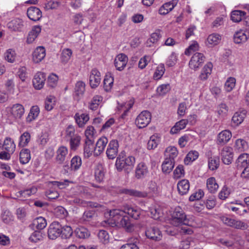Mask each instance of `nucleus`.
I'll return each mask as SVG.
<instances>
[{
    "mask_svg": "<svg viewBox=\"0 0 249 249\" xmlns=\"http://www.w3.org/2000/svg\"><path fill=\"white\" fill-rule=\"evenodd\" d=\"M175 165V160L165 158L162 164V170L164 173H170Z\"/></svg>",
    "mask_w": 249,
    "mask_h": 249,
    "instance_id": "nucleus-41",
    "label": "nucleus"
},
{
    "mask_svg": "<svg viewBox=\"0 0 249 249\" xmlns=\"http://www.w3.org/2000/svg\"><path fill=\"white\" fill-rule=\"evenodd\" d=\"M165 71V67L163 64H159L156 68L154 73L153 77L155 80H160Z\"/></svg>",
    "mask_w": 249,
    "mask_h": 249,
    "instance_id": "nucleus-51",
    "label": "nucleus"
},
{
    "mask_svg": "<svg viewBox=\"0 0 249 249\" xmlns=\"http://www.w3.org/2000/svg\"><path fill=\"white\" fill-rule=\"evenodd\" d=\"M145 235L147 238L154 240H160L162 237L161 231L155 227L148 228L145 231Z\"/></svg>",
    "mask_w": 249,
    "mask_h": 249,
    "instance_id": "nucleus-20",
    "label": "nucleus"
},
{
    "mask_svg": "<svg viewBox=\"0 0 249 249\" xmlns=\"http://www.w3.org/2000/svg\"><path fill=\"white\" fill-rule=\"evenodd\" d=\"M68 154V148L64 146L59 147L56 151V161L62 164L65 160Z\"/></svg>",
    "mask_w": 249,
    "mask_h": 249,
    "instance_id": "nucleus-23",
    "label": "nucleus"
},
{
    "mask_svg": "<svg viewBox=\"0 0 249 249\" xmlns=\"http://www.w3.org/2000/svg\"><path fill=\"white\" fill-rule=\"evenodd\" d=\"M178 154L177 148L174 146L167 147L165 150V156L166 158L175 160V159Z\"/></svg>",
    "mask_w": 249,
    "mask_h": 249,
    "instance_id": "nucleus-38",
    "label": "nucleus"
},
{
    "mask_svg": "<svg viewBox=\"0 0 249 249\" xmlns=\"http://www.w3.org/2000/svg\"><path fill=\"white\" fill-rule=\"evenodd\" d=\"M206 185L208 190L211 193H215L219 188V185L213 177H211L207 179Z\"/></svg>",
    "mask_w": 249,
    "mask_h": 249,
    "instance_id": "nucleus-39",
    "label": "nucleus"
},
{
    "mask_svg": "<svg viewBox=\"0 0 249 249\" xmlns=\"http://www.w3.org/2000/svg\"><path fill=\"white\" fill-rule=\"evenodd\" d=\"M151 115L150 112L145 110L142 111L137 117L135 123L137 126L142 128L146 127L151 122Z\"/></svg>",
    "mask_w": 249,
    "mask_h": 249,
    "instance_id": "nucleus-6",
    "label": "nucleus"
},
{
    "mask_svg": "<svg viewBox=\"0 0 249 249\" xmlns=\"http://www.w3.org/2000/svg\"><path fill=\"white\" fill-rule=\"evenodd\" d=\"M245 12L241 10H234L231 12V20L234 22H239L241 21L242 18L245 16Z\"/></svg>",
    "mask_w": 249,
    "mask_h": 249,
    "instance_id": "nucleus-50",
    "label": "nucleus"
},
{
    "mask_svg": "<svg viewBox=\"0 0 249 249\" xmlns=\"http://www.w3.org/2000/svg\"><path fill=\"white\" fill-rule=\"evenodd\" d=\"M128 214L131 217L137 219L141 213V210L138 207H132L129 205L124 206L123 210L113 209L109 212V218L114 222L115 225L124 228L127 231L131 232L133 230V225L130 221Z\"/></svg>",
    "mask_w": 249,
    "mask_h": 249,
    "instance_id": "nucleus-1",
    "label": "nucleus"
},
{
    "mask_svg": "<svg viewBox=\"0 0 249 249\" xmlns=\"http://www.w3.org/2000/svg\"><path fill=\"white\" fill-rule=\"evenodd\" d=\"M31 140V135L27 131L24 132L19 138L18 146L20 147L26 146Z\"/></svg>",
    "mask_w": 249,
    "mask_h": 249,
    "instance_id": "nucleus-45",
    "label": "nucleus"
},
{
    "mask_svg": "<svg viewBox=\"0 0 249 249\" xmlns=\"http://www.w3.org/2000/svg\"><path fill=\"white\" fill-rule=\"evenodd\" d=\"M31 153L29 149H22L19 153V161L22 164H25L29 162L31 160Z\"/></svg>",
    "mask_w": 249,
    "mask_h": 249,
    "instance_id": "nucleus-36",
    "label": "nucleus"
},
{
    "mask_svg": "<svg viewBox=\"0 0 249 249\" xmlns=\"http://www.w3.org/2000/svg\"><path fill=\"white\" fill-rule=\"evenodd\" d=\"M148 174V168L145 163L141 162L138 164L135 169V177L137 179L144 178Z\"/></svg>",
    "mask_w": 249,
    "mask_h": 249,
    "instance_id": "nucleus-12",
    "label": "nucleus"
},
{
    "mask_svg": "<svg viewBox=\"0 0 249 249\" xmlns=\"http://www.w3.org/2000/svg\"><path fill=\"white\" fill-rule=\"evenodd\" d=\"M2 148L5 151L13 153L16 149V144L11 138L7 137L3 142Z\"/></svg>",
    "mask_w": 249,
    "mask_h": 249,
    "instance_id": "nucleus-33",
    "label": "nucleus"
},
{
    "mask_svg": "<svg viewBox=\"0 0 249 249\" xmlns=\"http://www.w3.org/2000/svg\"><path fill=\"white\" fill-rule=\"evenodd\" d=\"M102 100L103 98L101 96H94L89 104V108L92 110L97 109Z\"/></svg>",
    "mask_w": 249,
    "mask_h": 249,
    "instance_id": "nucleus-54",
    "label": "nucleus"
},
{
    "mask_svg": "<svg viewBox=\"0 0 249 249\" xmlns=\"http://www.w3.org/2000/svg\"><path fill=\"white\" fill-rule=\"evenodd\" d=\"M188 123V120L186 119H182L177 122L174 126L171 128L170 130L171 134H175L178 133L181 130L185 128Z\"/></svg>",
    "mask_w": 249,
    "mask_h": 249,
    "instance_id": "nucleus-32",
    "label": "nucleus"
},
{
    "mask_svg": "<svg viewBox=\"0 0 249 249\" xmlns=\"http://www.w3.org/2000/svg\"><path fill=\"white\" fill-rule=\"evenodd\" d=\"M221 221L226 225L237 229H245L248 226L245 222L229 217L227 215L219 216Z\"/></svg>",
    "mask_w": 249,
    "mask_h": 249,
    "instance_id": "nucleus-4",
    "label": "nucleus"
},
{
    "mask_svg": "<svg viewBox=\"0 0 249 249\" xmlns=\"http://www.w3.org/2000/svg\"><path fill=\"white\" fill-rule=\"evenodd\" d=\"M160 141V137L157 134H155L150 137L147 142V148L149 150L156 148Z\"/></svg>",
    "mask_w": 249,
    "mask_h": 249,
    "instance_id": "nucleus-43",
    "label": "nucleus"
},
{
    "mask_svg": "<svg viewBox=\"0 0 249 249\" xmlns=\"http://www.w3.org/2000/svg\"><path fill=\"white\" fill-rule=\"evenodd\" d=\"M82 165L81 158L78 156H74L71 161V169L72 171L78 170Z\"/></svg>",
    "mask_w": 249,
    "mask_h": 249,
    "instance_id": "nucleus-48",
    "label": "nucleus"
},
{
    "mask_svg": "<svg viewBox=\"0 0 249 249\" xmlns=\"http://www.w3.org/2000/svg\"><path fill=\"white\" fill-rule=\"evenodd\" d=\"M236 200L231 201L229 203H227L225 204V207L229 210H231L235 212L237 214L240 216H243L244 214L247 213V210L245 209L240 210V208L234 206L233 205L235 204L238 205L236 203H234Z\"/></svg>",
    "mask_w": 249,
    "mask_h": 249,
    "instance_id": "nucleus-29",
    "label": "nucleus"
},
{
    "mask_svg": "<svg viewBox=\"0 0 249 249\" xmlns=\"http://www.w3.org/2000/svg\"><path fill=\"white\" fill-rule=\"evenodd\" d=\"M23 27V21L19 18H15L7 24V27L13 31H20Z\"/></svg>",
    "mask_w": 249,
    "mask_h": 249,
    "instance_id": "nucleus-25",
    "label": "nucleus"
},
{
    "mask_svg": "<svg viewBox=\"0 0 249 249\" xmlns=\"http://www.w3.org/2000/svg\"><path fill=\"white\" fill-rule=\"evenodd\" d=\"M249 163V155L247 153L241 154L236 160L237 166L238 168H244Z\"/></svg>",
    "mask_w": 249,
    "mask_h": 249,
    "instance_id": "nucleus-37",
    "label": "nucleus"
},
{
    "mask_svg": "<svg viewBox=\"0 0 249 249\" xmlns=\"http://www.w3.org/2000/svg\"><path fill=\"white\" fill-rule=\"evenodd\" d=\"M49 140V134L47 132H42L38 135L37 142L41 146L45 145Z\"/></svg>",
    "mask_w": 249,
    "mask_h": 249,
    "instance_id": "nucleus-60",
    "label": "nucleus"
},
{
    "mask_svg": "<svg viewBox=\"0 0 249 249\" xmlns=\"http://www.w3.org/2000/svg\"><path fill=\"white\" fill-rule=\"evenodd\" d=\"M199 156V153L196 150L190 151L184 159V163L188 165L193 161L196 160Z\"/></svg>",
    "mask_w": 249,
    "mask_h": 249,
    "instance_id": "nucleus-47",
    "label": "nucleus"
},
{
    "mask_svg": "<svg viewBox=\"0 0 249 249\" xmlns=\"http://www.w3.org/2000/svg\"><path fill=\"white\" fill-rule=\"evenodd\" d=\"M178 60V55L175 52H172L171 54L168 57L166 64L169 67H173L176 65Z\"/></svg>",
    "mask_w": 249,
    "mask_h": 249,
    "instance_id": "nucleus-64",
    "label": "nucleus"
},
{
    "mask_svg": "<svg viewBox=\"0 0 249 249\" xmlns=\"http://www.w3.org/2000/svg\"><path fill=\"white\" fill-rule=\"evenodd\" d=\"M73 231L69 226H64L63 227L61 226V235L63 238H69L71 236Z\"/></svg>",
    "mask_w": 249,
    "mask_h": 249,
    "instance_id": "nucleus-61",
    "label": "nucleus"
},
{
    "mask_svg": "<svg viewBox=\"0 0 249 249\" xmlns=\"http://www.w3.org/2000/svg\"><path fill=\"white\" fill-rule=\"evenodd\" d=\"M119 143L117 140L111 141L107 146L106 154L108 159L113 160L117 156L118 152Z\"/></svg>",
    "mask_w": 249,
    "mask_h": 249,
    "instance_id": "nucleus-8",
    "label": "nucleus"
},
{
    "mask_svg": "<svg viewBox=\"0 0 249 249\" xmlns=\"http://www.w3.org/2000/svg\"><path fill=\"white\" fill-rule=\"evenodd\" d=\"M219 159L217 157H212L208 159L209 168L212 171L217 169L219 165Z\"/></svg>",
    "mask_w": 249,
    "mask_h": 249,
    "instance_id": "nucleus-59",
    "label": "nucleus"
},
{
    "mask_svg": "<svg viewBox=\"0 0 249 249\" xmlns=\"http://www.w3.org/2000/svg\"><path fill=\"white\" fill-rule=\"evenodd\" d=\"M53 213L56 217L61 219L65 218L68 214L67 210L61 206L54 208Z\"/></svg>",
    "mask_w": 249,
    "mask_h": 249,
    "instance_id": "nucleus-57",
    "label": "nucleus"
},
{
    "mask_svg": "<svg viewBox=\"0 0 249 249\" xmlns=\"http://www.w3.org/2000/svg\"><path fill=\"white\" fill-rule=\"evenodd\" d=\"M236 84V79L233 77H230L226 80L224 89L227 92L231 91L235 87Z\"/></svg>",
    "mask_w": 249,
    "mask_h": 249,
    "instance_id": "nucleus-58",
    "label": "nucleus"
},
{
    "mask_svg": "<svg viewBox=\"0 0 249 249\" xmlns=\"http://www.w3.org/2000/svg\"><path fill=\"white\" fill-rule=\"evenodd\" d=\"M221 159L223 162L229 165L231 164L233 159L232 148L229 146L224 147L221 152Z\"/></svg>",
    "mask_w": 249,
    "mask_h": 249,
    "instance_id": "nucleus-11",
    "label": "nucleus"
},
{
    "mask_svg": "<svg viewBox=\"0 0 249 249\" xmlns=\"http://www.w3.org/2000/svg\"><path fill=\"white\" fill-rule=\"evenodd\" d=\"M205 61L204 54L200 53H196L191 57L189 62V68L194 71L198 70Z\"/></svg>",
    "mask_w": 249,
    "mask_h": 249,
    "instance_id": "nucleus-5",
    "label": "nucleus"
},
{
    "mask_svg": "<svg viewBox=\"0 0 249 249\" xmlns=\"http://www.w3.org/2000/svg\"><path fill=\"white\" fill-rule=\"evenodd\" d=\"M213 67V65L211 62L206 64L201 71L199 78L203 81L207 79L212 73Z\"/></svg>",
    "mask_w": 249,
    "mask_h": 249,
    "instance_id": "nucleus-26",
    "label": "nucleus"
},
{
    "mask_svg": "<svg viewBox=\"0 0 249 249\" xmlns=\"http://www.w3.org/2000/svg\"><path fill=\"white\" fill-rule=\"evenodd\" d=\"M9 111L15 119H20L24 114L25 109L21 104H16L9 109Z\"/></svg>",
    "mask_w": 249,
    "mask_h": 249,
    "instance_id": "nucleus-14",
    "label": "nucleus"
},
{
    "mask_svg": "<svg viewBox=\"0 0 249 249\" xmlns=\"http://www.w3.org/2000/svg\"><path fill=\"white\" fill-rule=\"evenodd\" d=\"M72 54L71 49L65 48L62 50L60 59L63 63H67L70 59Z\"/></svg>",
    "mask_w": 249,
    "mask_h": 249,
    "instance_id": "nucleus-52",
    "label": "nucleus"
},
{
    "mask_svg": "<svg viewBox=\"0 0 249 249\" xmlns=\"http://www.w3.org/2000/svg\"><path fill=\"white\" fill-rule=\"evenodd\" d=\"M249 38V31L247 30H240L234 35L233 39L235 43L245 42Z\"/></svg>",
    "mask_w": 249,
    "mask_h": 249,
    "instance_id": "nucleus-15",
    "label": "nucleus"
},
{
    "mask_svg": "<svg viewBox=\"0 0 249 249\" xmlns=\"http://www.w3.org/2000/svg\"><path fill=\"white\" fill-rule=\"evenodd\" d=\"M232 136L231 132L229 130H224L217 135L216 142L218 144H224L227 143Z\"/></svg>",
    "mask_w": 249,
    "mask_h": 249,
    "instance_id": "nucleus-19",
    "label": "nucleus"
},
{
    "mask_svg": "<svg viewBox=\"0 0 249 249\" xmlns=\"http://www.w3.org/2000/svg\"><path fill=\"white\" fill-rule=\"evenodd\" d=\"M108 142V139L106 137H102L96 142L94 149V155L98 156L103 152Z\"/></svg>",
    "mask_w": 249,
    "mask_h": 249,
    "instance_id": "nucleus-16",
    "label": "nucleus"
},
{
    "mask_svg": "<svg viewBox=\"0 0 249 249\" xmlns=\"http://www.w3.org/2000/svg\"><path fill=\"white\" fill-rule=\"evenodd\" d=\"M71 203L77 204L83 207H89L92 208H97L100 205L97 203L91 201H87L75 197L69 200Z\"/></svg>",
    "mask_w": 249,
    "mask_h": 249,
    "instance_id": "nucleus-27",
    "label": "nucleus"
},
{
    "mask_svg": "<svg viewBox=\"0 0 249 249\" xmlns=\"http://www.w3.org/2000/svg\"><path fill=\"white\" fill-rule=\"evenodd\" d=\"M178 2V0H172L169 2L165 3L159 9V14L163 15L167 14L177 5Z\"/></svg>",
    "mask_w": 249,
    "mask_h": 249,
    "instance_id": "nucleus-21",
    "label": "nucleus"
},
{
    "mask_svg": "<svg viewBox=\"0 0 249 249\" xmlns=\"http://www.w3.org/2000/svg\"><path fill=\"white\" fill-rule=\"evenodd\" d=\"M178 191L180 195L187 194L190 189V183L187 179H182L177 184Z\"/></svg>",
    "mask_w": 249,
    "mask_h": 249,
    "instance_id": "nucleus-24",
    "label": "nucleus"
},
{
    "mask_svg": "<svg viewBox=\"0 0 249 249\" xmlns=\"http://www.w3.org/2000/svg\"><path fill=\"white\" fill-rule=\"evenodd\" d=\"M75 233L77 237L82 239L88 237L90 234L89 231L83 227L76 228L75 230Z\"/></svg>",
    "mask_w": 249,
    "mask_h": 249,
    "instance_id": "nucleus-56",
    "label": "nucleus"
},
{
    "mask_svg": "<svg viewBox=\"0 0 249 249\" xmlns=\"http://www.w3.org/2000/svg\"><path fill=\"white\" fill-rule=\"evenodd\" d=\"M221 39V37L219 34L213 33L208 36L207 42L209 45L215 46L220 42Z\"/></svg>",
    "mask_w": 249,
    "mask_h": 249,
    "instance_id": "nucleus-49",
    "label": "nucleus"
},
{
    "mask_svg": "<svg viewBox=\"0 0 249 249\" xmlns=\"http://www.w3.org/2000/svg\"><path fill=\"white\" fill-rule=\"evenodd\" d=\"M46 80V75L41 72H37L33 79V84L36 89H40L44 86Z\"/></svg>",
    "mask_w": 249,
    "mask_h": 249,
    "instance_id": "nucleus-13",
    "label": "nucleus"
},
{
    "mask_svg": "<svg viewBox=\"0 0 249 249\" xmlns=\"http://www.w3.org/2000/svg\"><path fill=\"white\" fill-rule=\"evenodd\" d=\"M81 137L78 135L70 139V146L71 150L75 151L79 146L81 142Z\"/></svg>",
    "mask_w": 249,
    "mask_h": 249,
    "instance_id": "nucleus-55",
    "label": "nucleus"
},
{
    "mask_svg": "<svg viewBox=\"0 0 249 249\" xmlns=\"http://www.w3.org/2000/svg\"><path fill=\"white\" fill-rule=\"evenodd\" d=\"M37 189L35 186H32L29 189L21 191L19 192L20 196L24 198L28 197L32 195L36 194L37 192Z\"/></svg>",
    "mask_w": 249,
    "mask_h": 249,
    "instance_id": "nucleus-63",
    "label": "nucleus"
},
{
    "mask_svg": "<svg viewBox=\"0 0 249 249\" xmlns=\"http://www.w3.org/2000/svg\"><path fill=\"white\" fill-rule=\"evenodd\" d=\"M101 73L97 69L91 70L89 74V84L92 88H95L99 85L101 80Z\"/></svg>",
    "mask_w": 249,
    "mask_h": 249,
    "instance_id": "nucleus-10",
    "label": "nucleus"
},
{
    "mask_svg": "<svg viewBox=\"0 0 249 249\" xmlns=\"http://www.w3.org/2000/svg\"><path fill=\"white\" fill-rule=\"evenodd\" d=\"M46 51L45 48L42 46L37 47L32 54V59L34 63H38L45 57Z\"/></svg>",
    "mask_w": 249,
    "mask_h": 249,
    "instance_id": "nucleus-17",
    "label": "nucleus"
},
{
    "mask_svg": "<svg viewBox=\"0 0 249 249\" xmlns=\"http://www.w3.org/2000/svg\"><path fill=\"white\" fill-rule=\"evenodd\" d=\"M40 109L37 106H33L30 110L29 113L26 118V121L30 123L35 120L38 117Z\"/></svg>",
    "mask_w": 249,
    "mask_h": 249,
    "instance_id": "nucleus-40",
    "label": "nucleus"
},
{
    "mask_svg": "<svg viewBox=\"0 0 249 249\" xmlns=\"http://www.w3.org/2000/svg\"><path fill=\"white\" fill-rule=\"evenodd\" d=\"M119 193L139 197H145L147 196V193L145 192H140L132 189H121L119 190Z\"/></svg>",
    "mask_w": 249,
    "mask_h": 249,
    "instance_id": "nucleus-30",
    "label": "nucleus"
},
{
    "mask_svg": "<svg viewBox=\"0 0 249 249\" xmlns=\"http://www.w3.org/2000/svg\"><path fill=\"white\" fill-rule=\"evenodd\" d=\"M247 111L245 109H243L240 111L235 112L232 118V122L235 125H238L241 124L244 119L246 117Z\"/></svg>",
    "mask_w": 249,
    "mask_h": 249,
    "instance_id": "nucleus-28",
    "label": "nucleus"
},
{
    "mask_svg": "<svg viewBox=\"0 0 249 249\" xmlns=\"http://www.w3.org/2000/svg\"><path fill=\"white\" fill-rule=\"evenodd\" d=\"M61 235V225L57 222L51 223L48 229V236L49 239L54 240Z\"/></svg>",
    "mask_w": 249,
    "mask_h": 249,
    "instance_id": "nucleus-7",
    "label": "nucleus"
},
{
    "mask_svg": "<svg viewBox=\"0 0 249 249\" xmlns=\"http://www.w3.org/2000/svg\"><path fill=\"white\" fill-rule=\"evenodd\" d=\"M33 224L37 229L42 230L46 227L47 221L44 217L39 216L34 220Z\"/></svg>",
    "mask_w": 249,
    "mask_h": 249,
    "instance_id": "nucleus-53",
    "label": "nucleus"
},
{
    "mask_svg": "<svg viewBox=\"0 0 249 249\" xmlns=\"http://www.w3.org/2000/svg\"><path fill=\"white\" fill-rule=\"evenodd\" d=\"M127 56L124 53L118 54L115 58L114 63L117 70L123 71L125 67L128 62Z\"/></svg>",
    "mask_w": 249,
    "mask_h": 249,
    "instance_id": "nucleus-9",
    "label": "nucleus"
},
{
    "mask_svg": "<svg viewBox=\"0 0 249 249\" xmlns=\"http://www.w3.org/2000/svg\"><path fill=\"white\" fill-rule=\"evenodd\" d=\"M75 121L79 127H83L89 121V117L88 115L82 114L80 116L75 115Z\"/></svg>",
    "mask_w": 249,
    "mask_h": 249,
    "instance_id": "nucleus-62",
    "label": "nucleus"
},
{
    "mask_svg": "<svg viewBox=\"0 0 249 249\" xmlns=\"http://www.w3.org/2000/svg\"><path fill=\"white\" fill-rule=\"evenodd\" d=\"M96 131L93 126H88L85 131V142H94Z\"/></svg>",
    "mask_w": 249,
    "mask_h": 249,
    "instance_id": "nucleus-44",
    "label": "nucleus"
},
{
    "mask_svg": "<svg viewBox=\"0 0 249 249\" xmlns=\"http://www.w3.org/2000/svg\"><path fill=\"white\" fill-rule=\"evenodd\" d=\"M94 142H85L84 148V156L86 158H89L94 154L95 147L93 144Z\"/></svg>",
    "mask_w": 249,
    "mask_h": 249,
    "instance_id": "nucleus-35",
    "label": "nucleus"
},
{
    "mask_svg": "<svg viewBox=\"0 0 249 249\" xmlns=\"http://www.w3.org/2000/svg\"><path fill=\"white\" fill-rule=\"evenodd\" d=\"M114 82V78L112 73H107L104 80V88L106 91H109L112 88Z\"/></svg>",
    "mask_w": 249,
    "mask_h": 249,
    "instance_id": "nucleus-42",
    "label": "nucleus"
},
{
    "mask_svg": "<svg viewBox=\"0 0 249 249\" xmlns=\"http://www.w3.org/2000/svg\"><path fill=\"white\" fill-rule=\"evenodd\" d=\"M135 163V158L132 156L124 157L121 155L117 158L115 165L118 171H129L132 169Z\"/></svg>",
    "mask_w": 249,
    "mask_h": 249,
    "instance_id": "nucleus-3",
    "label": "nucleus"
},
{
    "mask_svg": "<svg viewBox=\"0 0 249 249\" xmlns=\"http://www.w3.org/2000/svg\"><path fill=\"white\" fill-rule=\"evenodd\" d=\"M28 17L33 21H38L42 17V12L40 10L35 6H31L27 11Z\"/></svg>",
    "mask_w": 249,
    "mask_h": 249,
    "instance_id": "nucleus-18",
    "label": "nucleus"
},
{
    "mask_svg": "<svg viewBox=\"0 0 249 249\" xmlns=\"http://www.w3.org/2000/svg\"><path fill=\"white\" fill-rule=\"evenodd\" d=\"M134 103L133 99H130L125 103L119 104L118 109L124 112L122 114L123 118H124L127 115L129 110L133 107Z\"/></svg>",
    "mask_w": 249,
    "mask_h": 249,
    "instance_id": "nucleus-31",
    "label": "nucleus"
},
{
    "mask_svg": "<svg viewBox=\"0 0 249 249\" xmlns=\"http://www.w3.org/2000/svg\"><path fill=\"white\" fill-rule=\"evenodd\" d=\"M195 217L193 215H186L180 207H176L171 214L170 223L174 226L181 224L193 226Z\"/></svg>",
    "mask_w": 249,
    "mask_h": 249,
    "instance_id": "nucleus-2",
    "label": "nucleus"
},
{
    "mask_svg": "<svg viewBox=\"0 0 249 249\" xmlns=\"http://www.w3.org/2000/svg\"><path fill=\"white\" fill-rule=\"evenodd\" d=\"M161 37V35L160 31H156L154 33L151 34L150 37L147 39L146 42V45L147 47H151L153 44L157 42L159 39Z\"/></svg>",
    "mask_w": 249,
    "mask_h": 249,
    "instance_id": "nucleus-46",
    "label": "nucleus"
},
{
    "mask_svg": "<svg viewBox=\"0 0 249 249\" xmlns=\"http://www.w3.org/2000/svg\"><path fill=\"white\" fill-rule=\"evenodd\" d=\"M41 28L40 26H34L31 30L29 32L27 37L26 42L28 44H31L34 42L35 39L40 34Z\"/></svg>",
    "mask_w": 249,
    "mask_h": 249,
    "instance_id": "nucleus-22",
    "label": "nucleus"
},
{
    "mask_svg": "<svg viewBox=\"0 0 249 249\" xmlns=\"http://www.w3.org/2000/svg\"><path fill=\"white\" fill-rule=\"evenodd\" d=\"M149 211L150 212L151 217L156 220L159 219L162 215V212L160 206L152 204L149 208Z\"/></svg>",
    "mask_w": 249,
    "mask_h": 249,
    "instance_id": "nucleus-34",
    "label": "nucleus"
}]
</instances>
